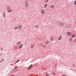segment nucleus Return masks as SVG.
Wrapping results in <instances>:
<instances>
[{"label": "nucleus", "instance_id": "dca6fc26", "mask_svg": "<svg viewBox=\"0 0 76 76\" xmlns=\"http://www.w3.org/2000/svg\"><path fill=\"white\" fill-rule=\"evenodd\" d=\"M45 44H49V41H48V40H46L45 42Z\"/></svg>", "mask_w": 76, "mask_h": 76}, {"label": "nucleus", "instance_id": "c756f323", "mask_svg": "<svg viewBox=\"0 0 76 76\" xmlns=\"http://www.w3.org/2000/svg\"><path fill=\"white\" fill-rule=\"evenodd\" d=\"M46 76H49V75H46Z\"/></svg>", "mask_w": 76, "mask_h": 76}, {"label": "nucleus", "instance_id": "4468645a", "mask_svg": "<svg viewBox=\"0 0 76 76\" xmlns=\"http://www.w3.org/2000/svg\"><path fill=\"white\" fill-rule=\"evenodd\" d=\"M20 44H21V42L20 41L18 42L17 43V45H20Z\"/></svg>", "mask_w": 76, "mask_h": 76}, {"label": "nucleus", "instance_id": "a211bd4d", "mask_svg": "<svg viewBox=\"0 0 76 76\" xmlns=\"http://www.w3.org/2000/svg\"><path fill=\"white\" fill-rule=\"evenodd\" d=\"M72 38H70L69 39V42H72Z\"/></svg>", "mask_w": 76, "mask_h": 76}, {"label": "nucleus", "instance_id": "b1692460", "mask_svg": "<svg viewBox=\"0 0 76 76\" xmlns=\"http://www.w3.org/2000/svg\"><path fill=\"white\" fill-rule=\"evenodd\" d=\"M74 5H76V1L74 2Z\"/></svg>", "mask_w": 76, "mask_h": 76}, {"label": "nucleus", "instance_id": "ddd939ff", "mask_svg": "<svg viewBox=\"0 0 76 76\" xmlns=\"http://www.w3.org/2000/svg\"><path fill=\"white\" fill-rule=\"evenodd\" d=\"M61 38H62V36L61 35L59 37V38H58V40H60V39H61Z\"/></svg>", "mask_w": 76, "mask_h": 76}, {"label": "nucleus", "instance_id": "423d86ee", "mask_svg": "<svg viewBox=\"0 0 76 76\" xmlns=\"http://www.w3.org/2000/svg\"><path fill=\"white\" fill-rule=\"evenodd\" d=\"M32 66L33 65H31L28 67V68L27 69V70H30V69H31V68L32 67Z\"/></svg>", "mask_w": 76, "mask_h": 76}, {"label": "nucleus", "instance_id": "aec40b11", "mask_svg": "<svg viewBox=\"0 0 76 76\" xmlns=\"http://www.w3.org/2000/svg\"><path fill=\"white\" fill-rule=\"evenodd\" d=\"M34 48V45H31V48Z\"/></svg>", "mask_w": 76, "mask_h": 76}, {"label": "nucleus", "instance_id": "f3484780", "mask_svg": "<svg viewBox=\"0 0 76 76\" xmlns=\"http://www.w3.org/2000/svg\"><path fill=\"white\" fill-rule=\"evenodd\" d=\"M50 39L51 41L53 40V36H50Z\"/></svg>", "mask_w": 76, "mask_h": 76}, {"label": "nucleus", "instance_id": "20e7f679", "mask_svg": "<svg viewBox=\"0 0 76 76\" xmlns=\"http://www.w3.org/2000/svg\"><path fill=\"white\" fill-rule=\"evenodd\" d=\"M41 13L42 15H44V14H45V10L44 9H42L41 12Z\"/></svg>", "mask_w": 76, "mask_h": 76}, {"label": "nucleus", "instance_id": "6ab92c4d", "mask_svg": "<svg viewBox=\"0 0 76 76\" xmlns=\"http://www.w3.org/2000/svg\"><path fill=\"white\" fill-rule=\"evenodd\" d=\"M18 27H15L14 28V29H18Z\"/></svg>", "mask_w": 76, "mask_h": 76}, {"label": "nucleus", "instance_id": "6e6552de", "mask_svg": "<svg viewBox=\"0 0 76 76\" xmlns=\"http://www.w3.org/2000/svg\"><path fill=\"white\" fill-rule=\"evenodd\" d=\"M23 47V45H20L18 47V49H21V48H22V47Z\"/></svg>", "mask_w": 76, "mask_h": 76}, {"label": "nucleus", "instance_id": "5701e85b", "mask_svg": "<svg viewBox=\"0 0 76 76\" xmlns=\"http://www.w3.org/2000/svg\"><path fill=\"white\" fill-rule=\"evenodd\" d=\"M39 26H38V25H37V26H36V27H35V28H38V27H39Z\"/></svg>", "mask_w": 76, "mask_h": 76}, {"label": "nucleus", "instance_id": "412c9836", "mask_svg": "<svg viewBox=\"0 0 76 76\" xmlns=\"http://www.w3.org/2000/svg\"><path fill=\"white\" fill-rule=\"evenodd\" d=\"M18 66H15L14 68V69H17V68H18Z\"/></svg>", "mask_w": 76, "mask_h": 76}, {"label": "nucleus", "instance_id": "cd10ccee", "mask_svg": "<svg viewBox=\"0 0 76 76\" xmlns=\"http://www.w3.org/2000/svg\"><path fill=\"white\" fill-rule=\"evenodd\" d=\"M48 0H47L45 2H46V3H47V2H48Z\"/></svg>", "mask_w": 76, "mask_h": 76}, {"label": "nucleus", "instance_id": "1a4fd4ad", "mask_svg": "<svg viewBox=\"0 0 76 76\" xmlns=\"http://www.w3.org/2000/svg\"><path fill=\"white\" fill-rule=\"evenodd\" d=\"M50 7L51 9H54L55 7V5H51L50 6Z\"/></svg>", "mask_w": 76, "mask_h": 76}, {"label": "nucleus", "instance_id": "39448f33", "mask_svg": "<svg viewBox=\"0 0 76 76\" xmlns=\"http://www.w3.org/2000/svg\"><path fill=\"white\" fill-rule=\"evenodd\" d=\"M7 11L8 13H11V12H12V9H8L7 10Z\"/></svg>", "mask_w": 76, "mask_h": 76}, {"label": "nucleus", "instance_id": "0eeeda50", "mask_svg": "<svg viewBox=\"0 0 76 76\" xmlns=\"http://www.w3.org/2000/svg\"><path fill=\"white\" fill-rule=\"evenodd\" d=\"M67 34L69 36H70L72 35V34L71 33V32L70 31H69L67 32Z\"/></svg>", "mask_w": 76, "mask_h": 76}, {"label": "nucleus", "instance_id": "bb28decb", "mask_svg": "<svg viewBox=\"0 0 76 76\" xmlns=\"http://www.w3.org/2000/svg\"><path fill=\"white\" fill-rule=\"evenodd\" d=\"M14 75H15L12 74V75H11L10 76H14Z\"/></svg>", "mask_w": 76, "mask_h": 76}, {"label": "nucleus", "instance_id": "393cba45", "mask_svg": "<svg viewBox=\"0 0 76 76\" xmlns=\"http://www.w3.org/2000/svg\"><path fill=\"white\" fill-rule=\"evenodd\" d=\"M4 60V59H2L1 61V62H2Z\"/></svg>", "mask_w": 76, "mask_h": 76}, {"label": "nucleus", "instance_id": "4be33fe9", "mask_svg": "<svg viewBox=\"0 0 76 76\" xmlns=\"http://www.w3.org/2000/svg\"><path fill=\"white\" fill-rule=\"evenodd\" d=\"M19 61H20V60H18L16 61V63H18Z\"/></svg>", "mask_w": 76, "mask_h": 76}, {"label": "nucleus", "instance_id": "f257e3e1", "mask_svg": "<svg viewBox=\"0 0 76 76\" xmlns=\"http://www.w3.org/2000/svg\"><path fill=\"white\" fill-rule=\"evenodd\" d=\"M57 23L58 25L60 26H64V23H62L61 22L58 21L57 22Z\"/></svg>", "mask_w": 76, "mask_h": 76}, {"label": "nucleus", "instance_id": "7ed1b4c3", "mask_svg": "<svg viewBox=\"0 0 76 76\" xmlns=\"http://www.w3.org/2000/svg\"><path fill=\"white\" fill-rule=\"evenodd\" d=\"M65 27L66 28H70L71 27V25L70 24H67L65 25Z\"/></svg>", "mask_w": 76, "mask_h": 76}, {"label": "nucleus", "instance_id": "2f4dec72", "mask_svg": "<svg viewBox=\"0 0 76 76\" xmlns=\"http://www.w3.org/2000/svg\"><path fill=\"white\" fill-rule=\"evenodd\" d=\"M62 76H65V75H63Z\"/></svg>", "mask_w": 76, "mask_h": 76}, {"label": "nucleus", "instance_id": "9b49d317", "mask_svg": "<svg viewBox=\"0 0 76 76\" xmlns=\"http://www.w3.org/2000/svg\"><path fill=\"white\" fill-rule=\"evenodd\" d=\"M22 26L21 25L18 26V29H22Z\"/></svg>", "mask_w": 76, "mask_h": 76}, {"label": "nucleus", "instance_id": "a878e982", "mask_svg": "<svg viewBox=\"0 0 76 76\" xmlns=\"http://www.w3.org/2000/svg\"><path fill=\"white\" fill-rule=\"evenodd\" d=\"M7 9H9V8H10V7L9 6H8L7 7Z\"/></svg>", "mask_w": 76, "mask_h": 76}, {"label": "nucleus", "instance_id": "f8f14e48", "mask_svg": "<svg viewBox=\"0 0 76 76\" xmlns=\"http://www.w3.org/2000/svg\"><path fill=\"white\" fill-rule=\"evenodd\" d=\"M48 6V4H46L44 5V8L45 9Z\"/></svg>", "mask_w": 76, "mask_h": 76}, {"label": "nucleus", "instance_id": "7c9ffc66", "mask_svg": "<svg viewBox=\"0 0 76 76\" xmlns=\"http://www.w3.org/2000/svg\"><path fill=\"white\" fill-rule=\"evenodd\" d=\"M16 63H17V62H15V64H16Z\"/></svg>", "mask_w": 76, "mask_h": 76}, {"label": "nucleus", "instance_id": "f03ea898", "mask_svg": "<svg viewBox=\"0 0 76 76\" xmlns=\"http://www.w3.org/2000/svg\"><path fill=\"white\" fill-rule=\"evenodd\" d=\"M29 3V1L28 0H26L25 2V8H27L28 6H29V4H28V3Z\"/></svg>", "mask_w": 76, "mask_h": 76}, {"label": "nucleus", "instance_id": "9d476101", "mask_svg": "<svg viewBox=\"0 0 76 76\" xmlns=\"http://www.w3.org/2000/svg\"><path fill=\"white\" fill-rule=\"evenodd\" d=\"M3 16L4 18H6V14L5 13V11L3 13Z\"/></svg>", "mask_w": 76, "mask_h": 76}, {"label": "nucleus", "instance_id": "2eb2a0df", "mask_svg": "<svg viewBox=\"0 0 76 76\" xmlns=\"http://www.w3.org/2000/svg\"><path fill=\"white\" fill-rule=\"evenodd\" d=\"M71 37L72 38H73L74 37H76V34H73L71 35Z\"/></svg>", "mask_w": 76, "mask_h": 76}, {"label": "nucleus", "instance_id": "c85d7f7f", "mask_svg": "<svg viewBox=\"0 0 76 76\" xmlns=\"http://www.w3.org/2000/svg\"><path fill=\"white\" fill-rule=\"evenodd\" d=\"M74 42L76 43V40H75Z\"/></svg>", "mask_w": 76, "mask_h": 76}]
</instances>
